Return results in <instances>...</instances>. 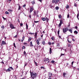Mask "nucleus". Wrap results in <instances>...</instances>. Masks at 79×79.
Instances as JSON below:
<instances>
[{
  "instance_id": "50",
  "label": "nucleus",
  "mask_w": 79,
  "mask_h": 79,
  "mask_svg": "<svg viewBox=\"0 0 79 79\" xmlns=\"http://www.w3.org/2000/svg\"><path fill=\"white\" fill-rule=\"evenodd\" d=\"M48 44L50 45H51V43L50 42H49Z\"/></svg>"
},
{
  "instance_id": "20",
  "label": "nucleus",
  "mask_w": 79,
  "mask_h": 79,
  "mask_svg": "<svg viewBox=\"0 0 79 79\" xmlns=\"http://www.w3.org/2000/svg\"><path fill=\"white\" fill-rule=\"evenodd\" d=\"M49 60V59H48V58H47V59H45L44 60V61H48Z\"/></svg>"
},
{
  "instance_id": "17",
  "label": "nucleus",
  "mask_w": 79,
  "mask_h": 79,
  "mask_svg": "<svg viewBox=\"0 0 79 79\" xmlns=\"http://www.w3.org/2000/svg\"><path fill=\"white\" fill-rule=\"evenodd\" d=\"M52 48H50V50H49V53L50 54H51L52 53Z\"/></svg>"
},
{
  "instance_id": "25",
  "label": "nucleus",
  "mask_w": 79,
  "mask_h": 79,
  "mask_svg": "<svg viewBox=\"0 0 79 79\" xmlns=\"http://www.w3.org/2000/svg\"><path fill=\"white\" fill-rule=\"evenodd\" d=\"M40 69H45V68L43 66H42L40 67Z\"/></svg>"
},
{
  "instance_id": "6",
  "label": "nucleus",
  "mask_w": 79,
  "mask_h": 79,
  "mask_svg": "<svg viewBox=\"0 0 79 79\" xmlns=\"http://www.w3.org/2000/svg\"><path fill=\"white\" fill-rule=\"evenodd\" d=\"M62 24H63V21H62V20H60V23L59 25V27H60Z\"/></svg>"
},
{
  "instance_id": "13",
  "label": "nucleus",
  "mask_w": 79,
  "mask_h": 79,
  "mask_svg": "<svg viewBox=\"0 0 79 79\" xmlns=\"http://www.w3.org/2000/svg\"><path fill=\"white\" fill-rule=\"evenodd\" d=\"M42 20L43 21H44L46 20V19L45 18H42Z\"/></svg>"
},
{
  "instance_id": "18",
  "label": "nucleus",
  "mask_w": 79,
  "mask_h": 79,
  "mask_svg": "<svg viewBox=\"0 0 79 79\" xmlns=\"http://www.w3.org/2000/svg\"><path fill=\"white\" fill-rule=\"evenodd\" d=\"M31 40H32V38H29L28 40V42H29Z\"/></svg>"
},
{
  "instance_id": "56",
  "label": "nucleus",
  "mask_w": 79,
  "mask_h": 79,
  "mask_svg": "<svg viewBox=\"0 0 79 79\" xmlns=\"http://www.w3.org/2000/svg\"><path fill=\"white\" fill-rule=\"evenodd\" d=\"M14 37H15V38H16L17 37V35H15L14 36Z\"/></svg>"
},
{
  "instance_id": "11",
  "label": "nucleus",
  "mask_w": 79,
  "mask_h": 79,
  "mask_svg": "<svg viewBox=\"0 0 79 79\" xmlns=\"http://www.w3.org/2000/svg\"><path fill=\"white\" fill-rule=\"evenodd\" d=\"M37 33L36 32L35 35V39H37Z\"/></svg>"
},
{
  "instance_id": "26",
  "label": "nucleus",
  "mask_w": 79,
  "mask_h": 79,
  "mask_svg": "<svg viewBox=\"0 0 79 79\" xmlns=\"http://www.w3.org/2000/svg\"><path fill=\"white\" fill-rule=\"evenodd\" d=\"M69 31L70 32V33H72L73 32L72 31V30L71 29H69Z\"/></svg>"
},
{
  "instance_id": "62",
  "label": "nucleus",
  "mask_w": 79,
  "mask_h": 79,
  "mask_svg": "<svg viewBox=\"0 0 79 79\" xmlns=\"http://www.w3.org/2000/svg\"><path fill=\"white\" fill-rule=\"evenodd\" d=\"M14 47H15V48H16V45H14Z\"/></svg>"
},
{
  "instance_id": "45",
  "label": "nucleus",
  "mask_w": 79,
  "mask_h": 79,
  "mask_svg": "<svg viewBox=\"0 0 79 79\" xmlns=\"http://www.w3.org/2000/svg\"><path fill=\"white\" fill-rule=\"evenodd\" d=\"M74 6H77V5L76 4V3H74Z\"/></svg>"
},
{
  "instance_id": "1",
  "label": "nucleus",
  "mask_w": 79,
  "mask_h": 79,
  "mask_svg": "<svg viewBox=\"0 0 79 79\" xmlns=\"http://www.w3.org/2000/svg\"><path fill=\"white\" fill-rule=\"evenodd\" d=\"M31 77L32 79H34L35 77H36L37 76V73H34L32 74V73H31Z\"/></svg>"
},
{
  "instance_id": "51",
  "label": "nucleus",
  "mask_w": 79,
  "mask_h": 79,
  "mask_svg": "<svg viewBox=\"0 0 79 79\" xmlns=\"http://www.w3.org/2000/svg\"><path fill=\"white\" fill-rule=\"evenodd\" d=\"M40 45H39V46H38V48H40Z\"/></svg>"
},
{
  "instance_id": "39",
  "label": "nucleus",
  "mask_w": 79,
  "mask_h": 79,
  "mask_svg": "<svg viewBox=\"0 0 79 79\" xmlns=\"http://www.w3.org/2000/svg\"><path fill=\"white\" fill-rule=\"evenodd\" d=\"M23 24L21 23L20 24V26H21V27H22V26H23Z\"/></svg>"
},
{
  "instance_id": "41",
  "label": "nucleus",
  "mask_w": 79,
  "mask_h": 79,
  "mask_svg": "<svg viewBox=\"0 0 79 79\" xmlns=\"http://www.w3.org/2000/svg\"><path fill=\"white\" fill-rule=\"evenodd\" d=\"M57 33H58V34L59 35V34L60 33V30L59 29L58 30V31Z\"/></svg>"
},
{
  "instance_id": "15",
  "label": "nucleus",
  "mask_w": 79,
  "mask_h": 79,
  "mask_svg": "<svg viewBox=\"0 0 79 79\" xmlns=\"http://www.w3.org/2000/svg\"><path fill=\"white\" fill-rule=\"evenodd\" d=\"M31 3L32 4V5H34V4H35V1L33 0L31 1Z\"/></svg>"
},
{
  "instance_id": "16",
  "label": "nucleus",
  "mask_w": 79,
  "mask_h": 79,
  "mask_svg": "<svg viewBox=\"0 0 79 79\" xmlns=\"http://www.w3.org/2000/svg\"><path fill=\"white\" fill-rule=\"evenodd\" d=\"M7 71L10 72L11 71V69H10V68H9L8 69L6 70Z\"/></svg>"
},
{
  "instance_id": "61",
  "label": "nucleus",
  "mask_w": 79,
  "mask_h": 79,
  "mask_svg": "<svg viewBox=\"0 0 79 79\" xmlns=\"http://www.w3.org/2000/svg\"><path fill=\"white\" fill-rule=\"evenodd\" d=\"M18 22H19V19H18Z\"/></svg>"
},
{
  "instance_id": "53",
  "label": "nucleus",
  "mask_w": 79,
  "mask_h": 79,
  "mask_svg": "<svg viewBox=\"0 0 79 79\" xmlns=\"http://www.w3.org/2000/svg\"><path fill=\"white\" fill-rule=\"evenodd\" d=\"M23 40H23V39H22V40H21V41L22 42H23Z\"/></svg>"
},
{
  "instance_id": "40",
  "label": "nucleus",
  "mask_w": 79,
  "mask_h": 79,
  "mask_svg": "<svg viewBox=\"0 0 79 79\" xmlns=\"http://www.w3.org/2000/svg\"><path fill=\"white\" fill-rule=\"evenodd\" d=\"M34 33H29V34H31V35H32V34H34Z\"/></svg>"
},
{
  "instance_id": "8",
  "label": "nucleus",
  "mask_w": 79,
  "mask_h": 79,
  "mask_svg": "<svg viewBox=\"0 0 79 79\" xmlns=\"http://www.w3.org/2000/svg\"><path fill=\"white\" fill-rule=\"evenodd\" d=\"M32 11H33V8L32 7H31L30 10V12H30V13H31V12Z\"/></svg>"
},
{
  "instance_id": "64",
  "label": "nucleus",
  "mask_w": 79,
  "mask_h": 79,
  "mask_svg": "<svg viewBox=\"0 0 79 79\" xmlns=\"http://www.w3.org/2000/svg\"><path fill=\"white\" fill-rule=\"evenodd\" d=\"M48 79H51V78L49 77Z\"/></svg>"
},
{
  "instance_id": "31",
  "label": "nucleus",
  "mask_w": 79,
  "mask_h": 79,
  "mask_svg": "<svg viewBox=\"0 0 79 79\" xmlns=\"http://www.w3.org/2000/svg\"><path fill=\"white\" fill-rule=\"evenodd\" d=\"M55 63V61L53 60L51 61V63Z\"/></svg>"
},
{
  "instance_id": "34",
  "label": "nucleus",
  "mask_w": 79,
  "mask_h": 79,
  "mask_svg": "<svg viewBox=\"0 0 79 79\" xmlns=\"http://www.w3.org/2000/svg\"><path fill=\"white\" fill-rule=\"evenodd\" d=\"M64 54H62V53H61L60 56H64Z\"/></svg>"
},
{
  "instance_id": "10",
  "label": "nucleus",
  "mask_w": 79,
  "mask_h": 79,
  "mask_svg": "<svg viewBox=\"0 0 79 79\" xmlns=\"http://www.w3.org/2000/svg\"><path fill=\"white\" fill-rule=\"evenodd\" d=\"M48 76L49 77H51L52 76V74L50 73H49L48 74Z\"/></svg>"
},
{
  "instance_id": "2",
  "label": "nucleus",
  "mask_w": 79,
  "mask_h": 79,
  "mask_svg": "<svg viewBox=\"0 0 79 79\" xmlns=\"http://www.w3.org/2000/svg\"><path fill=\"white\" fill-rule=\"evenodd\" d=\"M59 0H52V3H55V4H57L59 2Z\"/></svg>"
},
{
  "instance_id": "21",
  "label": "nucleus",
  "mask_w": 79,
  "mask_h": 79,
  "mask_svg": "<svg viewBox=\"0 0 79 79\" xmlns=\"http://www.w3.org/2000/svg\"><path fill=\"white\" fill-rule=\"evenodd\" d=\"M74 34H77V33H78V32L77 31H74Z\"/></svg>"
},
{
  "instance_id": "27",
  "label": "nucleus",
  "mask_w": 79,
  "mask_h": 79,
  "mask_svg": "<svg viewBox=\"0 0 79 79\" xmlns=\"http://www.w3.org/2000/svg\"><path fill=\"white\" fill-rule=\"evenodd\" d=\"M45 41H43L42 42V44H43V45H45Z\"/></svg>"
},
{
  "instance_id": "7",
  "label": "nucleus",
  "mask_w": 79,
  "mask_h": 79,
  "mask_svg": "<svg viewBox=\"0 0 79 79\" xmlns=\"http://www.w3.org/2000/svg\"><path fill=\"white\" fill-rule=\"evenodd\" d=\"M30 47H34V45L32 44V42L31 41L30 42Z\"/></svg>"
},
{
  "instance_id": "3",
  "label": "nucleus",
  "mask_w": 79,
  "mask_h": 79,
  "mask_svg": "<svg viewBox=\"0 0 79 79\" xmlns=\"http://www.w3.org/2000/svg\"><path fill=\"white\" fill-rule=\"evenodd\" d=\"M69 30V29L68 27H66L65 29H63V32L64 33L65 32H66L68 31Z\"/></svg>"
},
{
  "instance_id": "49",
  "label": "nucleus",
  "mask_w": 79,
  "mask_h": 79,
  "mask_svg": "<svg viewBox=\"0 0 79 79\" xmlns=\"http://www.w3.org/2000/svg\"><path fill=\"white\" fill-rule=\"evenodd\" d=\"M25 38V37L24 36H23L22 38V39L24 40V39Z\"/></svg>"
},
{
  "instance_id": "44",
  "label": "nucleus",
  "mask_w": 79,
  "mask_h": 79,
  "mask_svg": "<svg viewBox=\"0 0 79 79\" xmlns=\"http://www.w3.org/2000/svg\"><path fill=\"white\" fill-rule=\"evenodd\" d=\"M23 7L24 8V7H26V4H24V5H23Z\"/></svg>"
},
{
  "instance_id": "58",
  "label": "nucleus",
  "mask_w": 79,
  "mask_h": 79,
  "mask_svg": "<svg viewBox=\"0 0 79 79\" xmlns=\"http://www.w3.org/2000/svg\"><path fill=\"white\" fill-rule=\"evenodd\" d=\"M72 40L73 42H74V41H75V40H74V39H72Z\"/></svg>"
},
{
  "instance_id": "46",
  "label": "nucleus",
  "mask_w": 79,
  "mask_h": 79,
  "mask_svg": "<svg viewBox=\"0 0 79 79\" xmlns=\"http://www.w3.org/2000/svg\"><path fill=\"white\" fill-rule=\"evenodd\" d=\"M2 18H3L4 20H6V18H4V17H2Z\"/></svg>"
},
{
  "instance_id": "36",
  "label": "nucleus",
  "mask_w": 79,
  "mask_h": 79,
  "mask_svg": "<svg viewBox=\"0 0 79 79\" xmlns=\"http://www.w3.org/2000/svg\"><path fill=\"white\" fill-rule=\"evenodd\" d=\"M59 46H60V44L58 43L57 44V47H59Z\"/></svg>"
},
{
  "instance_id": "43",
  "label": "nucleus",
  "mask_w": 79,
  "mask_h": 79,
  "mask_svg": "<svg viewBox=\"0 0 79 79\" xmlns=\"http://www.w3.org/2000/svg\"><path fill=\"white\" fill-rule=\"evenodd\" d=\"M29 18H30L31 19V15H29V16H28Z\"/></svg>"
},
{
  "instance_id": "23",
  "label": "nucleus",
  "mask_w": 79,
  "mask_h": 79,
  "mask_svg": "<svg viewBox=\"0 0 79 79\" xmlns=\"http://www.w3.org/2000/svg\"><path fill=\"white\" fill-rule=\"evenodd\" d=\"M59 16V18L60 19H61V15H58Z\"/></svg>"
},
{
  "instance_id": "55",
  "label": "nucleus",
  "mask_w": 79,
  "mask_h": 79,
  "mask_svg": "<svg viewBox=\"0 0 79 79\" xmlns=\"http://www.w3.org/2000/svg\"><path fill=\"white\" fill-rule=\"evenodd\" d=\"M68 47H71V45L69 44L68 45Z\"/></svg>"
},
{
  "instance_id": "4",
  "label": "nucleus",
  "mask_w": 79,
  "mask_h": 79,
  "mask_svg": "<svg viewBox=\"0 0 79 79\" xmlns=\"http://www.w3.org/2000/svg\"><path fill=\"white\" fill-rule=\"evenodd\" d=\"M6 43L5 41H2L1 43V46H3L4 45H6Z\"/></svg>"
},
{
  "instance_id": "22",
  "label": "nucleus",
  "mask_w": 79,
  "mask_h": 79,
  "mask_svg": "<svg viewBox=\"0 0 79 79\" xmlns=\"http://www.w3.org/2000/svg\"><path fill=\"white\" fill-rule=\"evenodd\" d=\"M66 8H67V9L69 8V6H68V5H67Z\"/></svg>"
},
{
  "instance_id": "60",
  "label": "nucleus",
  "mask_w": 79,
  "mask_h": 79,
  "mask_svg": "<svg viewBox=\"0 0 79 79\" xmlns=\"http://www.w3.org/2000/svg\"><path fill=\"white\" fill-rule=\"evenodd\" d=\"M52 45H54V43H52Z\"/></svg>"
},
{
  "instance_id": "12",
  "label": "nucleus",
  "mask_w": 79,
  "mask_h": 79,
  "mask_svg": "<svg viewBox=\"0 0 79 79\" xmlns=\"http://www.w3.org/2000/svg\"><path fill=\"white\" fill-rule=\"evenodd\" d=\"M36 42L37 45H39V40L38 39L36 40Z\"/></svg>"
},
{
  "instance_id": "37",
  "label": "nucleus",
  "mask_w": 79,
  "mask_h": 79,
  "mask_svg": "<svg viewBox=\"0 0 79 79\" xmlns=\"http://www.w3.org/2000/svg\"><path fill=\"white\" fill-rule=\"evenodd\" d=\"M9 68H10V69H11L12 70H13L14 69L12 67H10Z\"/></svg>"
},
{
  "instance_id": "59",
  "label": "nucleus",
  "mask_w": 79,
  "mask_h": 79,
  "mask_svg": "<svg viewBox=\"0 0 79 79\" xmlns=\"http://www.w3.org/2000/svg\"><path fill=\"white\" fill-rule=\"evenodd\" d=\"M69 64L68 63H67L66 66H68V65H68Z\"/></svg>"
},
{
  "instance_id": "42",
  "label": "nucleus",
  "mask_w": 79,
  "mask_h": 79,
  "mask_svg": "<svg viewBox=\"0 0 79 79\" xmlns=\"http://www.w3.org/2000/svg\"><path fill=\"white\" fill-rule=\"evenodd\" d=\"M79 13H78L77 14V18H79Z\"/></svg>"
},
{
  "instance_id": "48",
  "label": "nucleus",
  "mask_w": 79,
  "mask_h": 79,
  "mask_svg": "<svg viewBox=\"0 0 79 79\" xmlns=\"http://www.w3.org/2000/svg\"><path fill=\"white\" fill-rule=\"evenodd\" d=\"M26 27L27 29V27H28V26L27 25V24H26Z\"/></svg>"
},
{
  "instance_id": "47",
  "label": "nucleus",
  "mask_w": 79,
  "mask_h": 79,
  "mask_svg": "<svg viewBox=\"0 0 79 79\" xmlns=\"http://www.w3.org/2000/svg\"><path fill=\"white\" fill-rule=\"evenodd\" d=\"M73 63H74V62H73H73H72V66H73Z\"/></svg>"
},
{
  "instance_id": "38",
  "label": "nucleus",
  "mask_w": 79,
  "mask_h": 79,
  "mask_svg": "<svg viewBox=\"0 0 79 79\" xmlns=\"http://www.w3.org/2000/svg\"><path fill=\"white\" fill-rule=\"evenodd\" d=\"M25 48V46H23L22 47V49H24Z\"/></svg>"
},
{
  "instance_id": "30",
  "label": "nucleus",
  "mask_w": 79,
  "mask_h": 79,
  "mask_svg": "<svg viewBox=\"0 0 79 79\" xmlns=\"http://www.w3.org/2000/svg\"><path fill=\"white\" fill-rule=\"evenodd\" d=\"M58 9H59V7H58V6H56V10H58Z\"/></svg>"
},
{
  "instance_id": "33",
  "label": "nucleus",
  "mask_w": 79,
  "mask_h": 79,
  "mask_svg": "<svg viewBox=\"0 0 79 79\" xmlns=\"http://www.w3.org/2000/svg\"><path fill=\"white\" fill-rule=\"evenodd\" d=\"M27 63H25V65L24 66H27Z\"/></svg>"
},
{
  "instance_id": "35",
  "label": "nucleus",
  "mask_w": 79,
  "mask_h": 79,
  "mask_svg": "<svg viewBox=\"0 0 79 79\" xmlns=\"http://www.w3.org/2000/svg\"><path fill=\"white\" fill-rule=\"evenodd\" d=\"M54 37H52L51 38V39L52 40H54Z\"/></svg>"
},
{
  "instance_id": "52",
  "label": "nucleus",
  "mask_w": 79,
  "mask_h": 79,
  "mask_svg": "<svg viewBox=\"0 0 79 79\" xmlns=\"http://www.w3.org/2000/svg\"><path fill=\"white\" fill-rule=\"evenodd\" d=\"M24 55H26V51H24Z\"/></svg>"
},
{
  "instance_id": "14",
  "label": "nucleus",
  "mask_w": 79,
  "mask_h": 79,
  "mask_svg": "<svg viewBox=\"0 0 79 79\" xmlns=\"http://www.w3.org/2000/svg\"><path fill=\"white\" fill-rule=\"evenodd\" d=\"M8 11H9V12H12V11H13V10L10 9H8Z\"/></svg>"
},
{
  "instance_id": "5",
  "label": "nucleus",
  "mask_w": 79,
  "mask_h": 79,
  "mask_svg": "<svg viewBox=\"0 0 79 79\" xmlns=\"http://www.w3.org/2000/svg\"><path fill=\"white\" fill-rule=\"evenodd\" d=\"M10 27L11 29H15V27H14V25L12 24H10Z\"/></svg>"
},
{
  "instance_id": "57",
  "label": "nucleus",
  "mask_w": 79,
  "mask_h": 79,
  "mask_svg": "<svg viewBox=\"0 0 79 79\" xmlns=\"http://www.w3.org/2000/svg\"><path fill=\"white\" fill-rule=\"evenodd\" d=\"M69 16V14H68L67 15V18H68Z\"/></svg>"
},
{
  "instance_id": "19",
  "label": "nucleus",
  "mask_w": 79,
  "mask_h": 79,
  "mask_svg": "<svg viewBox=\"0 0 79 79\" xmlns=\"http://www.w3.org/2000/svg\"><path fill=\"white\" fill-rule=\"evenodd\" d=\"M66 75V73H63V75L64 76V77H65V76Z\"/></svg>"
},
{
  "instance_id": "24",
  "label": "nucleus",
  "mask_w": 79,
  "mask_h": 79,
  "mask_svg": "<svg viewBox=\"0 0 79 79\" xmlns=\"http://www.w3.org/2000/svg\"><path fill=\"white\" fill-rule=\"evenodd\" d=\"M46 20L47 22H48V19L46 17Z\"/></svg>"
},
{
  "instance_id": "32",
  "label": "nucleus",
  "mask_w": 79,
  "mask_h": 79,
  "mask_svg": "<svg viewBox=\"0 0 79 79\" xmlns=\"http://www.w3.org/2000/svg\"><path fill=\"white\" fill-rule=\"evenodd\" d=\"M1 28H2V29H5V27H4V26H2L1 27Z\"/></svg>"
},
{
  "instance_id": "9",
  "label": "nucleus",
  "mask_w": 79,
  "mask_h": 79,
  "mask_svg": "<svg viewBox=\"0 0 79 79\" xmlns=\"http://www.w3.org/2000/svg\"><path fill=\"white\" fill-rule=\"evenodd\" d=\"M34 47L35 50H38V45H37V46H36L35 47L34 46Z\"/></svg>"
},
{
  "instance_id": "28",
  "label": "nucleus",
  "mask_w": 79,
  "mask_h": 79,
  "mask_svg": "<svg viewBox=\"0 0 79 79\" xmlns=\"http://www.w3.org/2000/svg\"><path fill=\"white\" fill-rule=\"evenodd\" d=\"M21 6H19V8L18 9V10H21Z\"/></svg>"
},
{
  "instance_id": "29",
  "label": "nucleus",
  "mask_w": 79,
  "mask_h": 79,
  "mask_svg": "<svg viewBox=\"0 0 79 79\" xmlns=\"http://www.w3.org/2000/svg\"><path fill=\"white\" fill-rule=\"evenodd\" d=\"M5 13L6 15H8V14H9V12H8V11H6L5 12Z\"/></svg>"
},
{
  "instance_id": "54",
  "label": "nucleus",
  "mask_w": 79,
  "mask_h": 79,
  "mask_svg": "<svg viewBox=\"0 0 79 79\" xmlns=\"http://www.w3.org/2000/svg\"><path fill=\"white\" fill-rule=\"evenodd\" d=\"M34 22H35V23H38V22H39V21H34Z\"/></svg>"
},
{
  "instance_id": "63",
  "label": "nucleus",
  "mask_w": 79,
  "mask_h": 79,
  "mask_svg": "<svg viewBox=\"0 0 79 79\" xmlns=\"http://www.w3.org/2000/svg\"><path fill=\"white\" fill-rule=\"evenodd\" d=\"M24 45H26V44H27V43H24Z\"/></svg>"
}]
</instances>
